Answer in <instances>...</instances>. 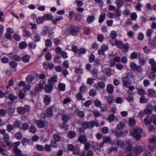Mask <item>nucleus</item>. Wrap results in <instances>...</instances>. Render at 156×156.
Segmentation results:
<instances>
[{"label":"nucleus","instance_id":"f257e3e1","mask_svg":"<svg viewBox=\"0 0 156 156\" xmlns=\"http://www.w3.org/2000/svg\"><path fill=\"white\" fill-rule=\"evenodd\" d=\"M142 132V129L141 128H135L130 131V134L133 137L138 140L140 138Z\"/></svg>","mask_w":156,"mask_h":156},{"label":"nucleus","instance_id":"f03ea898","mask_svg":"<svg viewBox=\"0 0 156 156\" xmlns=\"http://www.w3.org/2000/svg\"><path fill=\"white\" fill-rule=\"evenodd\" d=\"M30 109V106L26 105L25 107H19L17 108V112L19 114L24 115L26 112H29Z\"/></svg>","mask_w":156,"mask_h":156},{"label":"nucleus","instance_id":"7ed1b4c3","mask_svg":"<svg viewBox=\"0 0 156 156\" xmlns=\"http://www.w3.org/2000/svg\"><path fill=\"white\" fill-rule=\"evenodd\" d=\"M45 85V82L43 80H41L39 83L37 84L35 87V91L37 93L40 92L43 89Z\"/></svg>","mask_w":156,"mask_h":156},{"label":"nucleus","instance_id":"20e7f679","mask_svg":"<svg viewBox=\"0 0 156 156\" xmlns=\"http://www.w3.org/2000/svg\"><path fill=\"white\" fill-rule=\"evenodd\" d=\"M5 130L0 129V133L1 134H3L5 142L8 146H10V142H9V136L8 134L5 133Z\"/></svg>","mask_w":156,"mask_h":156},{"label":"nucleus","instance_id":"39448f33","mask_svg":"<svg viewBox=\"0 0 156 156\" xmlns=\"http://www.w3.org/2000/svg\"><path fill=\"white\" fill-rule=\"evenodd\" d=\"M131 77V74L130 73H127L126 76L123 79L124 86L128 87L129 85L130 84L129 80Z\"/></svg>","mask_w":156,"mask_h":156},{"label":"nucleus","instance_id":"423d86ee","mask_svg":"<svg viewBox=\"0 0 156 156\" xmlns=\"http://www.w3.org/2000/svg\"><path fill=\"white\" fill-rule=\"evenodd\" d=\"M123 148L125 149V151H130L132 149V144L129 140L126 141L125 144Z\"/></svg>","mask_w":156,"mask_h":156},{"label":"nucleus","instance_id":"0eeeda50","mask_svg":"<svg viewBox=\"0 0 156 156\" xmlns=\"http://www.w3.org/2000/svg\"><path fill=\"white\" fill-rule=\"evenodd\" d=\"M75 27L72 26H70L66 29V30L68 33H70L73 35H76L77 33Z\"/></svg>","mask_w":156,"mask_h":156},{"label":"nucleus","instance_id":"6e6552de","mask_svg":"<svg viewBox=\"0 0 156 156\" xmlns=\"http://www.w3.org/2000/svg\"><path fill=\"white\" fill-rule=\"evenodd\" d=\"M130 68L133 70H135L137 71L140 72L142 69L140 66H137L135 63L133 62L130 63Z\"/></svg>","mask_w":156,"mask_h":156},{"label":"nucleus","instance_id":"1a4fd4ad","mask_svg":"<svg viewBox=\"0 0 156 156\" xmlns=\"http://www.w3.org/2000/svg\"><path fill=\"white\" fill-rule=\"evenodd\" d=\"M18 85L20 87L23 86L24 90H28L31 88V87L28 84H26L25 81H21L19 83Z\"/></svg>","mask_w":156,"mask_h":156},{"label":"nucleus","instance_id":"9d476101","mask_svg":"<svg viewBox=\"0 0 156 156\" xmlns=\"http://www.w3.org/2000/svg\"><path fill=\"white\" fill-rule=\"evenodd\" d=\"M33 33L34 34V41L35 42L39 41H40L41 37L40 35L37 33V32L36 30L33 31Z\"/></svg>","mask_w":156,"mask_h":156},{"label":"nucleus","instance_id":"9b49d317","mask_svg":"<svg viewBox=\"0 0 156 156\" xmlns=\"http://www.w3.org/2000/svg\"><path fill=\"white\" fill-rule=\"evenodd\" d=\"M114 87L112 84H108L106 86V91L110 94H112L114 90Z\"/></svg>","mask_w":156,"mask_h":156},{"label":"nucleus","instance_id":"f8f14e48","mask_svg":"<svg viewBox=\"0 0 156 156\" xmlns=\"http://www.w3.org/2000/svg\"><path fill=\"white\" fill-rule=\"evenodd\" d=\"M17 64L14 62H10V68L12 69H10V73H12L16 71V68L17 67Z\"/></svg>","mask_w":156,"mask_h":156},{"label":"nucleus","instance_id":"ddd939ff","mask_svg":"<svg viewBox=\"0 0 156 156\" xmlns=\"http://www.w3.org/2000/svg\"><path fill=\"white\" fill-rule=\"evenodd\" d=\"M152 121V119L149 116H147L144 119V123L146 125H147L151 123Z\"/></svg>","mask_w":156,"mask_h":156},{"label":"nucleus","instance_id":"4468645a","mask_svg":"<svg viewBox=\"0 0 156 156\" xmlns=\"http://www.w3.org/2000/svg\"><path fill=\"white\" fill-rule=\"evenodd\" d=\"M87 139L86 136L84 135H81L78 138V141L81 143L84 144L87 142Z\"/></svg>","mask_w":156,"mask_h":156},{"label":"nucleus","instance_id":"2eb2a0df","mask_svg":"<svg viewBox=\"0 0 156 156\" xmlns=\"http://www.w3.org/2000/svg\"><path fill=\"white\" fill-rule=\"evenodd\" d=\"M143 148L141 146H136L134 150V152L137 154H140L143 151Z\"/></svg>","mask_w":156,"mask_h":156},{"label":"nucleus","instance_id":"dca6fc26","mask_svg":"<svg viewBox=\"0 0 156 156\" xmlns=\"http://www.w3.org/2000/svg\"><path fill=\"white\" fill-rule=\"evenodd\" d=\"M45 90L46 92L48 93L51 92L53 90V86L52 84H47L45 87Z\"/></svg>","mask_w":156,"mask_h":156},{"label":"nucleus","instance_id":"f3484780","mask_svg":"<svg viewBox=\"0 0 156 156\" xmlns=\"http://www.w3.org/2000/svg\"><path fill=\"white\" fill-rule=\"evenodd\" d=\"M13 151L15 155V156H27L26 155L23 154L22 153L21 151L19 149H14Z\"/></svg>","mask_w":156,"mask_h":156},{"label":"nucleus","instance_id":"a211bd4d","mask_svg":"<svg viewBox=\"0 0 156 156\" xmlns=\"http://www.w3.org/2000/svg\"><path fill=\"white\" fill-rule=\"evenodd\" d=\"M36 123L38 127L39 128H43L45 125V124L44 122L42 120H37V121Z\"/></svg>","mask_w":156,"mask_h":156},{"label":"nucleus","instance_id":"6ab92c4d","mask_svg":"<svg viewBox=\"0 0 156 156\" xmlns=\"http://www.w3.org/2000/svg\"><path fill=\"white\" fill-rule=\"evenodd\" d=\"M124 134V132L121 131L120 130L117 129H116L115 132V135L117 137H120L123 135Z\"/></svg>","mask_w":156,"mask_h":156},{"label":"nucleus","instance_id":"aec40b11","mask_svg":"<svg viewBox=\"0 0 156 156\" xmlns=\"http://www.w3.org/2000/svg\"><path fill=\"white\" fill-rule=\"evenodd\" d=\"M93 152L92 151H88L87 152H83L80 156H93Z\"/></svg>","mask_w":156,"mask_h":156},{"label":"nucleus","instance_id":"412c9836","mask_svg":"<svg viewBox=\"0 0 156 156\" xmlns=\"http://www.w3.org/2000/svg\"><path fill=\"white\" fill-rule=\"evenodd\" d=\"M26 94L25 90H21L19 91V97L21 99H23Z\"/></svg>","mask_w":156,"mask_h":156},{"label":"nucleus","instance_id":"4be33fe9","mask_svg":"<svg viewBox=\"0 0 156 156\" xmlns=\"http://www.w3.org/2000/svg\"><path fill=\"white\" fill-rule=\"evenodd\" d=\"M129 48V46L128 43L125 44H123V46L121 48L122 51L124 52H126Z\"/></svg>","mask_w":156,"mask_h":156},{"label":"nucleus","instance_id":"5701e85b","mask_svg":"<svg viewBox=\"0 0 156 156\" xmlns=\"http://www.w3.org/2000/svg\"><path fill=\"white\" fill-rule=\"evenodd\" d=\"M97 86L95 87V89H98V87L101 89H103L105 87V84L103 82L100 81L98 83Z\"/></svg>","mask_w":156,"mask_h":156},{"label":"nucleus","instance_id":"b1692460","mask_svg":"<svg viewBox=\"0 0 156 156\" xmlns=\"http://www.w3.org/2000/svg\"><path fill=\"white\" fill-rule=\"evenodd\" d=\"M53 138L55 141L59 142L61 139V137L57 133H55L53 135Z\"/></svg>","mask_w":156,"mask_h":156},{"label":"nucleus","instance_id":"393cba45","mask_svg":"<svg viewBox=\"0 0 156 156\" xmlns=\"http://www.w3.org/2000/svg\"><path fill=\"white\" fill-rule=\"evenodd\" d=\"M51 101L50 97L48 95H45L44 98V102L46 105H49Z\"/></svg>","mask_w":156,"mask_h":156},{"label":"nucleus","instance_id":"a878e982","mask_svg":"<svg viewBox=\"0 0 156 156\" xmlns=\"http://www.w3.org/2000/svg\"><path fill=\"white\" fill-rule=\"evenodd\" d=\"M58 89L61 91H64L65 89L66 85L65 84L60 83L58 85Z\"/></svg>","mask_w":156,"mask_h":156},{"label":"nucleus","instance_id":"bb28decb","mask_svg":"<svg viewBox=\"0 0 156 156\" xmlns=\"http://www.w3.org/2000/svg\"><path fill=\"white\" fill-rule=\"evenodd\" d=\"M136 89L137 91V93L140 95H144L146 94L145 91L141 88H137Z\"/></svg>","mask_w":156,"mask_h":156},{"label":"nucleus","instance_id":"cd10ccee","mask_svg":"<svg viewBox=\"0 0 156 156\" xmlns=\"http://www.w3.org/2000/svg\"><path fill=\"white\" fill-rule=\"evenodd\" d=\"M112 70L110 68H106L104 69V72L107 76L111 75L113 73H112Z\"/></svg>","mask_w":156,"mask_h":156},{"label":"nucleus","instance_id":"c85d7f7f","mask_svg":"<svg viewBox=\"0 0 156 156\" xmlns=\"http://www.w3.org/2000/svg\"><path fill=\"white\" fill-rule=\"evenodd\" d=\"M68 135L69 138H73L76 136V133L73 131H70L68 133Z\"/></svg>","mask_w":156,"mask_h":156},{"label":"nucleus","instance_id":"c756f323","mask_svg":"<svg viewBox=\"0 0 156 156\" xmlns=\"http://www.w3.org/2000/svg\"><path fill=\"white\" fill-rule=\"evenodd\" d=\"M148 76L150 79L154 80L156 78V74L154 72L149 73H148Z\"/></svg>","mask_w":156,"mask_h":156},{"label":"nucleus","instance_id":"7c9ffc66","mask_svg":"<svg viewBox=\"0 0 156 156\" xmlns=\"http://www.w3.org/2000/svg\"><path fill=\"white\" fill-rule=\"evenodd\" d=\"M107 100L109 104H112L114 100V97L112 95H108L107 97Z\"/></svg>","mask_w":156,"mask_h":156},{"label":"nucleus","instance_id":"2f4dec72","mask_svg":"<svg viewBox=\"0 0 156 156\" xmlns=\"http://www.w3.org/2000/svg\"><path fill=\"white\" fill-rule=\"evenodd\" d=\"M45 44L47 47H51L52 46V42L50 39H47L45 41Z\"/></svg>","mask_w":156,"mask_h":156},{"label":"nucleus","instance_id":"473e14b6","mask_svg":"<svg viewBox=\"0 0 156 156\" xmlns=\"http://www.w3.org/2000/svg\"><path fill=\"white\" fill-rule=\"evenodd\" d=\"M34 80V77L31 75L28 76L26 78V80L28 83H30L32 82Z\"/></svg>","mask_w":156,"mask_h":156},{"label":"nucleus","instance_id":"72a5a7b5","mask_svg":"<svg viewBox=\"0 0 156 156\" xmlns=\"http://www.w3.org/2000/svg\"><path fill=\"white\" fill-rule=\"evenodd\" d=\"M22 60L25 62H28L29 61L30 57L27 55H25L22 58Z\"/></svg>","mask_w":156,"mask_h":156},{"label":"nucleus","instance_id":"f704fd0d","mask_svg":"<svg viewBox=\"0 0 156 156\" xmlns=\"http://www.w3.org/2000/svg\"><path fill=\"white\" fill-rule=\"evenodd\" d=\"M105 16V13L103 12L100 16L99 20V22L100 23L102 22L104 20Z\"/></svg>","mask_w":156,"mask_h":156},{"label":"nucleus","instance_id":"c9c22d12","mask_svg":"<svg viewBox=\"0 0 156 156\" xmlns=\"http://www.w3.org/2000/svg\"><path fill=\"white\" fill-rule=\"evenodd\" d=\"M69 119V117L68 115L66 114H63L62 115L61 119L62 121L66 123Z\"/></svg>","mask_w":156,"mask_h":156},{"label":"nucleus","instance_id":"e433bc0d","mask_svg":"<svg viewBox=\"0 0 156 156\" xmlns=\"http://www.w3.org/2000/svg\"><path fill=\"white\" fill-rule=\"evenodd\" d=\"M27 44L25 42H22L19 44V47L21 49H24L26 48Z\"/></svg>","mask_w":156,"mask_h":156},{"label":"nucleus","instance_id":"4c0bfd02","mask_svg":"<svg viewBox=\"0 0 156 156\" xmlns=\"http://www.w3.org/2000/svg\"><path fill=\"white\" fill-rule=\"evenodd\" d=\"M31 34L30 32L28 30L24 29L23 30V35L27 37H30Z\"/></svg>","mask_w":156,"mask_h":156},{"label":"nucleus","instance_id":"58836bf2","mask_svg":"<svg viewBox=\"0 0 156 156\" xmlns=\"http://www.w3.org/2000/svg\"><path fill=\"white\" fill-rule=\"evenodd\" d=\"M89 94L90 96H94L96 95L97 91L96 90L91 89L90 90L89 92Z\"/></svg>","mask_w":156,"mask_h":156},{"label":"nucleus","instance_id":"ea45409f","mask_svg":"<svg viewBox=\"0 0 156 156\" xmlns=\"http://www.w3.org/2000/svg\"><path fill=\"white\" fill-rule=\"evenodd\" d=\"M53 113L52 110L50 108H48L46 110V115L48 117H51L52 116Z\"/></svg>","mask_w":156,"mask_h":156},{"label":"nucleus","instance_id":"a19ab883","mask_svg":"<svg viewBox=\"0 0 156 156\" xmlns=\"http://www.w3.org/2000/svg\"><path fill=\"white\" fill-rule=\"evenodd\" d=\"M95 19V17L93 15L89 16L87 18V21L88 23H90L93 22Z\"/></svg>","mask_w":156,"mask_h":156},{"label":"nucleus","instance_id":"79ce46f5","mask_svg":"<svg viewBox=\"0 0 156 156\" xmlns=\"http://www.w3.org/2000/svg\"><path fill=\"white\" fill-rule=\"evenodd\" d=\"M117 35L116 32L115 31L112 30L111 31L110 36L112 39H116V37Z\"/></svg>","mask_w":156,"mask_h":156},{"label":"nucleus","instance_id":"37998d69","mask_svg":"<svg viewBox=\"0 0 156 156\" xmlns=\"http://www.w3.org/2000/svg\"><path fill=\"white\" fill-rule=\"evenodd\" d=\"M155 91L151 89H149L148 90L147 94L150 97H153L155 94Z\"/></svg>","mask_w":156,"mask_h":156},{"label":"nucleus","instance_id":"c03bdc74","mask_svg":"<svg viewBox=\"0 0 156 156\" xmlns=\"http://www.w3.org/2000/svg\"><path fill=\"white\" fill-rule=\"evenodd\" d=\"M116 144L118 147H120L121 148H123L125 144L124 143L120 140H118L116 142Z\"/></svg>","mask_w":156,"mask_h":156},{"label":"nucleus","instance_id":"a18cd8bd","mask_svg":"<svg viewBox=\"0 0 156 156\" xmlns=\"http://www.w3.org/2000/svg\"><path fill=\"white\" fill-rule=\"evenodd\" d=\"M125 126L124 123L122 122H120L117 125L116 129L121 130Z\"/></svg>","mask_w":156,"mask_h":156},{"label":"nucleus","instance_id":"49530a36","mask_svg":"<svg viewBox=\"0 0 156 156\" xmlns=\"http://www.w3.org/2000/svg\"><path fill=\"white\" fill-rule=\"evenodd\" d=\"M115 45L117 47L121 49V48L123 46V43L120 41H117L115 42Z\"/></svg>","mask_w":156,"mask_h":156},{"label":"nucleus","instance_id":"de8ad7c7","mask_svg":"<svg viewBox=\"0 0 156 156\" xmlns=\"http://www.w3.org/2000/svg\"><path fill=\"white\" fill-rule=\"evenodd\" d=\"M20 142L19 141L16 142L12 144V146L13 147V148L12 149V151H14V149H18V147L20 144Z\"/></svg>","mask_w":156,"mask_h":156},{"label":"nucleus","instance_id":"09e8293b","mask_svg":"<svg viewBox=\"0 0 156 156\" xmlns=\"http://www.w3.org/2000/svg\"><path fill=\"white\" fill-rule=\"evenodd\" d=\"M136 121L135 119L132 118H130L129 120V124L131 126H133L135 125L136 124Z\"/></svg>","mask_w":156,"mask_h":156},{"label":"nucleus","instance_id":"8fccbe9b","mask_svg":"<svg viewBox=\"0 0 156 156\" xmlns=\"http://www.w3.org/2000/svg\"><path fill=\"white\" fill-rule=\"evenodd\" d=\"M15 137L18 139H21L23 137L22 133L20 132H17L15 135Z\"/></svg>","mask_w":156,"mask_h":156},{"label":"nucleus","instance_id":"3c124183","mask_svg":"<svg viewBox=\"0 0 156 156\" xmlns=\"http://www.w3.org/2000/svg\"><path fill=\"white\" fill-rule=\"evenodd\" d=\"M44 20V18L43 17H39L37 18L36 20L37 22L39 24L43 23Z\"/></svg>","mask_w":156,"mask_h":156},{"label":"nucleus","instance_id":"603ef678","mask_svg":"<svg viewBox=\"0 0 156 156\" xmlns=\"http://www.w3.org/2000/svg\"><path fill=\"white\" fill-rule=\"evenodd\" d=\"M63 17L62 16H60L57 18L53 20H52V22L54 24H56L58 21L61 20L63 19Z\"/></svg>","mask_w":156,"mask_h":156},{"label":"nucleus","instance_id":"864d4df0","mask_svg":"<svg viewBox=\"0 0 156 156\" xmlns=\"http://www.w3.org/2000/svg\"><path fill=\"white\" fill-rule=\"evenodd\" d=\"M139 55V54H138L136 52H133L131 54L130 58L132 59H136Z\"/></svg>","mask_w":156,"mask_h":156},{"label":"nucleus","instance_id":"5fc2aeb1","mask_svg":"<svg viewBox=\"0 0 156 156\" xmlns=\"http://www.w3.org/2000/svg\"><path fill=\"white\" fill-rule=\"evenodd\" d=\"M149 142L151 143H153L155 145L156 144V136H153L149 140Z\"/></svg>","mask_w":156,"mask_h":156},{"label":"nucleus","instance_id":"6e6d98bb","mask_svg":"<svg viewBox=\"0 0 156 156\" xmlns=\"http://www.w3.org/2000/svg\"><path fill=\"white\" fill-rule=\"evenodd\" d=\"M115 116L113 114H110L108 116V119L109 122H112L115 119Z\"/></svg>","mask_w":156,"mask_h":156},{"label":"nucleus","instance_id":"4d7b16f0","mask_svg":"<svg viewBox=\"0 0 156 156\" xmlns=\"http://www.w3.org/2000/svg\"><path fill=\"white\" fill-rule=\"evenodd\" d=\"M44 20H51L53 19V16L51 14H44Z\"/></svg>","mask_w":156,"mask_h":156},{"label":"nucleus","instance_id":"13d9d810","mask_svg":"<svg viewBox=\"0 0 156 156\" xmlns=\"http://www.w3.org/2000/svg\"><path fill=\"white\" fill-rule=\"evenodd\" d=\"M84 145L85 151L87 150L90 147V144L89 142H86L83 144Z\"/></svg>","mask_w":156,"mask_h":156},{"label":"nucleus","instance_id":"bf43d9fd","mask_svg":"<svg viewBox=\"0 0 156 156\" xmlns=\"http://www.w3.org/2000/svg\"><path fill=\"white\" fill-rule=\"evenodd\" d=\"M29 131L31 133H34L36 131V128L34 126H31L30 128Z\"/></svg>","mask_w":156,"mask_h":156},{"label":"nucleus","instance_id":"052dcab7","mask_svg":"<svg viewBox=\"0 0 156 156\" xmlns=\"http://www.w3.org/2000/svg\"><path fill=\"white\" fill-rule=\"evenodd\" d=\"M153 30L152 29H149L147 30L146 32L147 36L149 38H151V36L153 32Z\"/></svg>","mask_w":156,"mask_h":156},{"label":"nucleus","instance_id":"680f3d73","mask_svg":"<svg viewBox=\"0 0 156 156\" xmlns=\"http://www.w3.org/2000/svg\"><path fill=\"white\" fill-rule=\"evenodd\" d=\"M147 102V99L144 96L141 97L140 99V102L141 103H146Z\"/></svg>","mask_w":156,"mask_h":156},{"label":"nucleus","instance_id":"e2e57ef3","mask_svg":"<svg viewBox=\"0 0 156 156\" xmlns=\"http://www.w3.org/2000/svg\"><path fill=\"white\" fill-rule=\"evenodd\" d=\"M88 128H91L94 127V122L93 121H90L88 122Z\"/></svg>","mask_w":156,"mask_h":156},{"label":"nucleus","instance_id":"0e129e2a","mask_svg":"<svg viewBox=\"0 0 156 156\" xmlns=\"http://www.w3.org/2000/svg\"><path fill=\"white\" fill-rule=\"evenodd\" d=\"M156 147V145L155 146H153L151 144L149 145L147 147L148 149L149 150L153 152L154 151Z\"/></svg>","mask_w":156,"mask_h":156},{"label":"nucleus","instance_id":"69168bd1","mask_svg":"<svg viewBox=\"0 0 156 156\" xmlns=\"http://www.w3.org/2000/svg\"><path fill=\"white\" fill-rule=\"evenodd\" d=\"M5 37L6 39H10V28H9L6 30V33L5 34Z\"/></svg>","mask_w":156,"mask_h":156},{"label":"nucleus","instance_id":"338daca9","mask_svg":"<svg viewBox=\"0 0 156 156\" xmlns=\"http://www.w3.org/2000/svg\"><path fill=\"white\" fill-rule=\"evenodd\" d=\"M97 38L98 41L100 42H102L104 39V36L101 34H98Z\"/></svg>","mask_w":156,"mask_h":156},{"label":"nucleus","instance_id":"774afa93","mask_svg":"<svg viewBox=\"0 0 156 156\" xmlns=\"http://www.w3.org/2000/svg\"><path fill=\"white\" fill-rule=\"evenodd\" d=\"M14 39L17 41H19L21 39V37L20 36L17 34H15L13 36Z\"/></svg>","mask_w":156,"mask_h":156}]
</instances>
